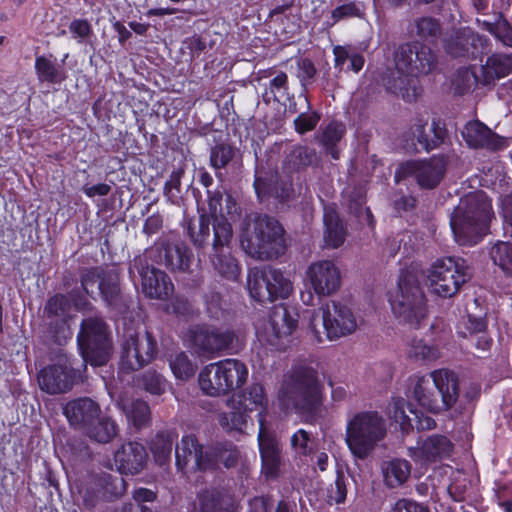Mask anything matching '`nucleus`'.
<instances>
[{
  "label": "nucleus",
  "mask_w": 512,
  "mask_h": 512,
  "mask_svg": "<svg viewBox=\"0 0 512 512\" xmlns=\"http://www.w3.org/2000/svg\"><path fill=\"white\" fill-rule=\"evenodd\" d=\"M210 453H212V459L216 460V464L211 469L218 468L220 463L226 468L232 467L236 464L239 456L237 449L227 444H219L210 448Z\"/></svg>",
  "instance_id": "603ef678"
},
{
  "label": "nucleus",
  "mask_w": 512,
  "mask_h": 512,
  "mask_svg": "<svg viewBox=\"0 0 512 512\" xmlns=\"http://www.w3.org/2000/svg\"><path fill=\"white\" fill-rule=\"evenodd\" d=\"M136 270L141 277L142 292L151 299H164L173 291V284L165 272L150 267L146 262V256H138L133 260L130 274Z\"/></svg>",
  "instance_id": "dca6fc26"
},
{
  "label": "nucleus",
  "mask_w": 512,
  "mask_h": 512,
  "mask_svg": "<svg viewBox=\"0 0 512 512\" xmlns=\"http://www.w3.org/2000/svg\"><path fill=\"white\" fill-rule=\"evenodd\" d=\"M462 136L467 144L473 148L497 150L503 145V139L479 121L467 123L462 131Z\"/></svg>",
  "instance_id": "cd10ccee"
},
{
  "label": "nucleus",
  "mask_w": 512,
  "mask_h": 512,
  "mask_svg": "<svg viewBox=\"0 0 512 512\" xmlns=\"http://www.w3.org/2000/svg\"><path fill=\"white\" fill-rule=\"evenodd\" d=\"M291 446L298 455L309 457L315 448V441L307 431L300 429L292 435Z\"/></svg>",
  "instance_id": "864d4df0"
},
{
  "label": "nucleus",
  "mask_w": 512,
  "mask_h": 512,
  "mask_svg": "<svg viewBox=\"0 0 512 512\" xmlns=\"http://www.w3.org/2000/svg\"><path fill=\"white\" fill-rule=\"evenodd\" d=\"M119 432L115 420L107 416H99L84 431V433L93 441L98 443L111 442Z\"/></svg>",
  "instance_id": "e433bc0d"
},
{
  "label": "nucleus",
  "mask_w": 512,
  "mask_h": 512,
  "mask_svg": "<svg viewBox=\"0 0 512 512\" xmlns=\"http://www.w3.org/2000/svg\"><path fill=\"white\" fill-rule=\"evenodd\" d=\"M75 379L76 371L65 354H59L54 363L43 368L38 374L40 389L52 395L70 390Z\"/></svg>",
  "instance_id": "ddd939ff"
},
{
  "label": "nucleus",
  "mask_w": 512,
  "mask_h": 512,
  "mask_svg": "<svg viewBox=\"0 0 512 512\" xmlns=\"http://www.w3.org/2000/svg\"><path fill=\"white\" fill-rule=\"evenodd\" d=\"M413 410L411 405L403 398H398L393 401L392 417L394 421L399 424L403 432H408L410 428L414 427L413 416L407 414Z\"/></svg>",
  "instance_id": "8fccbe9b"
},
{
  "label": "nucleus",
  "mask_w": 512,
  "mask_h": 512,
  "mask_svg": "<svg viewBox=\"0 0 512 512\" xmlns=\"http://www.w3.org/2000/svg\"><path fill=\"white\" fill-rule=\"evenodd\" d=\"M319 121V116L313 112L310 114L301 113L295 120V130L299 134H304L308 131L313 130Z\"/></svg>",
  "instance_id": "13d9d810"
},
{
  "label": "nucleus",
  "mask_w": 512,
  "mask_h": 512,
  "mask_svg": "<svg viewBox=\"0 0 512 512\" xmlns=\"http://www.w3.org/2000/svg\"><path fill=\"white\" fill-rule=\"evenodd\" d=\"M411 33L421 39L432 41L440 35L441 27L436 19L424 16L414 20Z\"/></svg>",
  "instance_id": "de8ad7c7"
},
{
  "label": "nucleus",
  "mask_w": 512,
  "mask_h": 512,
  "mask_svg": "<svg viewBox=\"0 0 512 512\" xmlns=\"http://www.w3.org/2000/svg\"><path fill=\"white\" fill-rule=\"evenodd\" d=\"M470 278V272L464 260L446 257L435 261L428 273L432 291L442 297L457 293L460 286Z\"/></svg>",
  "instance_id": "9d476101"
},
{
  "label": "nucleus",
  "mask_w": 512,
  "mask_h": 512,
  "mask_svg": "<svg viewBox=\"0 0 512 512\" xmlns=\"http://www.w3.org/2000/svg\"><path fill=\"white\" fill-rule=\"evenodd\" d=\"M237 407L243 409L248 414L256 411L258 417L259 427L265 424V418L268 409V399L264 392L263 387L260 384H252L246 390L241 393L233 394L227 400L228 407Z\"/></svg>",
  "instance_id": "412c9836"
},
{
  "label": "nucleus",
  "mask_w": 512,
  "mask_h": 512,
  "mask_svg": "<svg viewBox=\"0 0 512 512\" xmlns=\"http://www.w3.org/2000/svg\"><path fill=\"white\" fill-rule=\"evenodd\" d=\"M305 274L311 289L319 297L331 296L341 287L340 269L331 260L312 262Z\"/></svg>",
  "instance_id": "2eb2a0df"
},
{
  "label": "nucleus",
  "mask_w": 512,
  "mask_h": 512,
  "mask_svg": "<svg viewBox=\"0 0 512 512\" xmlns=\"http://www.w3.org/2000/svg\"><path fill=\"white\" fill-rule=\"evenodd\" d=\"M229 412L218 414V423L226 431L244 432L248 424L252 422L251 417L243 409H239L237 404L235 407H229Z\"/></svg>",
  "instance_id": "79ce46f5"
},
{
  "label": "nucleus",
  "mask_w": 512,
  "mask_h": 512,
  "mask_svg": "<svg viewBox=\"0 0 512 512\" xmlns=\"http://www.w3.org/2000/svg\"><path fill=\"white\" fill-rule=\"evenodd\" d=\"M218 363L205 366L199 373L198 382L200 389L208 396L216 397L224 395Z\"/></svg>",
  "instance_id": "ea45409f"
},
{
  "label": "nucleus",
  "mask_w": 512,
  "mask_h": 512,
  "mask_svg": "<svg viewBox=\"0 0 512 512\" xmlns=\"http://www.w3.org/2000/svg\"><path fill=\"white\" fill-rule=\"evenodd\" d=\"M228 504L229 500L215 491L205 492L199 496L200 512H230Z\"/></svg>",
  "instance_id": "09e8293b"
},
{
  "label": "nucleus",
  "mask_w": 512,
  "mask_h": 512,
  "mask_svg": "<svg viewBox=\"0 0 512 512\" xmlns=\"http://www.w3.org/2000/svg\"><path fill=\"white\" fill-rule=\"evenodd\" d=\"M221 217H215L214 221V243L213 249L220 250L226 248L232 237V227L228 219L225 217L224 212L220 211Z\"/></svg>",
  "instance_id": "3c124183"
},
{
  "label": "nucleus",
  "mask_w": 512,
  "mask_h": 512,
  "mask_svg": "<svg viewBox=\"0 0 512 512\" xmlns=\"http://www.w3.org/2000/svg\"><path fill=\"white\" fill-rule=\"evenodd\" d=\"M501 212L504 219L506 235L512 234V194L506 195L501 200Z\"/></svg>",
  "instance_id": "e2e57ef3"
},
{
  "label": "nucleus",
  "mask_w": 512,
  "mask_h": 512,
  "mask_svg": "<svg viewBox=\"0 0 512 512\" xmlns=\"http://www.w3.org/2000/svg\"><path fill=\"white\" fill-rule=\"evenodd\" d=\"M212 264L215 270L229 280H236L239 275V266L236 259L231 255L229 248L214 250Z\"/></svg>",
  "instance_id": "a19ab883"
},
{
  "label": "nucleus",
  "mask_w": 512,
  "mask_h": 512,
  "mask_svg": "<svg viewBox=\"0 0 512 512\" xmlns=\"http://www.w3.org/2000/svg\"><path fill=\"white\" fill-rule=\"evenodd\" d=\"M383 482L388 488L402 486L411 475V464L401 458H392L381 463Z\"/></svg>",
  "instance_id": "7c9ffc66"
},
{
  "label": "nucleus",
  "mask_w": 512,
  "mask_h": 512,
  "mask_svg": "<svg viewBox=\"0 0 512 512\" xmlns=\"http://www.w3.org/2000/svg\"><path fill=\"white\" fill-rule=\"evenodd\" d=\"M298 323L299 315L294 307L277 305L267 320L257 323V339L271 349L284 351L293 344Z\"/></svg>",
  "instance_id": "20e7f679"
},
{
  "label": "nucleus",
  "mask_w": 512,
  "mask_h": 512,
  "mask_svg": "<svg viewBox=\"0 0 512 512\" xmlns=\"http://www.w3.org/2000/svg\"><path fill=\"white\" fill-rule=\"evenodd\" d=\"M406 355L415 362L430 363L440 357V350L424 339L413 338L407 344Z\"/></svg>",
  "instance_id": "58836bf2"
},
{
  "label": "nucleus",
  "mask_w": 512,
  "mask_h": 512,
  "mask_svg": "<svg viewBox=\"0 0 512 512\" xmlns=\"http://www.w3.org/2000/svg\"><path fill=\"white\" fill-rule=\"evenodd\" d=\"M476 42H481V38L469 29H463L445 39L444 47L453 57L475 56Z\"/></svg>",
  "instance_id": "c756f323"
},
{
  "label": "nucleus",
  "mask_w": 512,
  "mask_h": 512,
  "mask_svg": "<svg viewBox=\"0 0 512 512\" xmlns=\"http://www.w3.org/2000/svg\"><path fill=\"white\" fill-rule=\"evenodd\" d=\"M142 386L151 394L160 395L167 387L166 380L155 371H147L142 376Z\"/></svg>",
  "instance_id": "6e6d98bb"
},
{
  "label": "nucleus",
  "mask_w": 512,
  "mask_h": 512,
  "mask_svg": "<svg viewBox=\"0 0 512 512\" xmlns=\"http://www.w3.org/2000/svg\"><path fill=\"white\" fill-rule=\"evenodd\" d=\"M452 444L445 436L434 435L409 448V456L414 462L426 465L449 456Z\"/></svg>",
  "instance_id": "5701e85b"
},
{
  "label": "nucleus",
  "mask_w": 512,
  "mask_h": 512,
  "mask_svg": "<svg viewBox=\"0 0 512 512\" xmlns=\"http://www.w3.org/2000/svg\"><path fill=\"white\" fill-rule=\"evenodd\" d=\"M317 162V153L315 149L307 146L293 147L284 161V169L288 173H293L305 169Z\"/></svg>",
  "instance_id": "4c0bfd02"
},
{
  "label": "nucleus",
  "mask_w": 512,
  "mask_h": 512,
  "mask_svg": "<svg viewBox=\"0 0 512 512\" xmlns=\"http://www.w3.org/2000/svg\"><path fill=\"white\" fill-rule=\"evenodd\" d=\"M176 464L179 468H185L192 463V468L199 470H208L216 464L212 459L210 449L203 450L193 435H185L180 444L175 448Z\"/></svg>",
  "instance_id": "6ab92c4d"
},
{
  "label": "nucleus",
  "mask_w": 512,
  "mask_h": 512,
  "mask_svg": "<svg viewBox=\"0 0 512 512\" xmlns=\"http://www.w3.org/2000/svg\"><path fill=\"white\" fill-rule=\"evenodd\" d=\"M185 339L198 355L212 358L231 345L234 334L219 328L196 327L188 330Z\"/></svg>",
  "instance_id": "4468645a"
},
{
  "label": "nucleus",
  "mask_w": 512,
  "mask_h": 512,
  "mask_svg": "<svg viewBox=\"0 0 512 512\" xmlns=\"http://www.w3.org/2000/svg\"><path fill=\"white\" fill-rule=\"evenodd\" d=\"M279 398L286 407L300 410L314 408L321 400L316 372L308 368L293 371L284 379Z\"/></svg>",
  "instance_id": "423d86ee"
},
{
  "label": "nucleus",
  "mask_w": 512,
  "mask_h": 512,
  "mask_svg": "<svg viewBox=\"0 0 512 512\" xmlns=\"http://www.w3.org/2000/svg\"><path fill=\"white\" fill-rule=\"evenodd\" d=\"M254 188L259 198H264L267 195H271L274 197H283V194L279 193L275 187H271L270 184L267 183L265 179L261 177H257L254 182Z\"/></svg>",
  "instance_id": "774afa93"
},
{
  "label": "nucleus",
  "mask_w": 512,
  "mask_h": 512,
  "mask_svg": "<svg viewBox=\"0 0 512 512\" xmlns=\"http://www.w3.org/2000/svg\"><path fill=\"white\" fill-rule=\"evenodd\" d=\"M399 73L418 77L430 73L436 66V56L430 47L418 42L405 43L395 53Z\"/></svg>",
  "instance_id": "9b49d317"
},
{
  "label": "nucleus",
  "mask_w": 512,
  "mask_h": 512,
  "mask_svg": "<svg viewBox=\"0 0 512 512\" xmlns=\"http://www.w3.org/2000/svg\"><path fill=\"white\" fill-rule=\"evenodd\" d=\"M413 395L422 408L434 414L441 413L440 400L433 381L429 376L418 378L414 386Z\"/></svg>",
  "instance_id": "72a5a7b5"
},
{
  "label": "nucleus",
  "mask_w": 512,
  "mask_h": 512,
  "mask_svg": "<svg viewBox=\"0 0 512 512\" xmlns=\"http://www.w3.org/2000/svg\"><path fill=\"white\" fill-rule=\"evenodd\" d=\"M234 149L227 144H219L212 148L210 163L213 168L219 170L225 167L233 158Z\"/></svg>",
  "instance_id": "5fc2aeb1"
},
{
  "label": "nucleus",
  "mask_w": 512,
  "mask_h": 512,
  "mask_svg": "<svg viewBox=\"0 0 512 512\" xmlns=\"http://www.w3.org/2000/svg\"><path fill=\"white\" fill-rule=\"evenodd\" d=\"M81 284L87 294L93 295L96 287L104 301L110 305H116L120 295L119 277L116 271H104L92 269L82 275Z\"/></svg>",
  "instance_id": "a211bd4d"
},
{
  "label": "nucleus",
  "mask_w": 512,
  "mask_h": 512,
  "mask_svg": "<svg viewBox=\"0 0 512 512\" xmlns=\"http://www.w3.org/2000/svg\"><path fill=\"white\" fill-rule=\"evenodd\" d=\"M512 73V54H493L486 63L472 71L476 83L490 84Z\"/></svg>",
  "instance_id": "a878e982"
},
{
  "label": "nucleus",
  "mask_w": 512,
  "mask_h": 512,
  "mask_svg": "<svg viewBox=\"0 0 512 512\" xmlns=\"http://www.w3.org/2000/svg\"><path fill=\"white\" fill-rule=\"evenodd\" d=\"M356 329L357 321L352 311L336 302L327 303L313 312L308 324L309 332L319 343L347 336Z\"/></svg>",
  "instance_id": "39448f33"
},
{
  "label": "nucleus",
  "mask_w": 512,
  "mask_h": 512,
  "mask_svg": "<svg viewBox=\"0 0 512 512\" xmlns=\"http://www.w3.org/2000/svg\"><path fill=\"white\" fill-rule=\"evenodd\" d=\"M414 136L426 151L438 147L446 137V129L441 123L433 121L431 124L418 121L414 127Z\"/></svg>",
  "instance_id": "473e14b6"
},
{
  "label": "nucleus",
  "mask_w": 512,
  "mask_h": 512,
  "mask_svg": "<svg viewBox=\"0 0 512 512\" xmlns=\"http://www.w3.org/2000/svg\"><path fill=\"white\" fill-rule=\"evenodd\" d=\"M159 263L172 271H186L191 262L189 251L180 243H168L158 250Z\"/></svg>",
  "instance_id": "2f4dec72"
},
{
  "label": "nucleus",
  "mask_w": 512,
  "mask_h": 512,
  "mask_svg": "<svg viewBox=\"0 0 512 512\" xmlns=\"http://www.w3.org/2000/svg\"><path fill=\"white\" fill-rule=\"evenodd\" d=\"M347 495L346 483L343 475H338L334 487L330 491V499L339 504L345 501Z\"/></svg>",
  "instance_id": "338daca9"
},
{
  "label": "nucleus",
  "mask_w": 512,
  "mask_h": 512,
  "mask_svg": "<svg viewBox=\"0 0 512 512\" xmlns=\"http://www.w3.org/2000/svg\"><path fill=\"white\" fill-rule=\"evenodd\" d=\"M284 230L278 221L259 215L246 223L241 233V246L252 258L270 260L284 251Z\"/></svg>",
  "instance_id": "f03ea898"
},
{
  "label": "nucleus",
  "mask_w": 512,
  "mask_h": 512,
  "mask_svg": "<svg viewBox=\"0 0 512 512\" xmlns=\"http://www.w3.org/2000/svg\"><path fill=\"white\" fill-rule=\"evenodd\" d=\"M390 512H429V510L414 501L401 499L393 505Z\"/></svg>",
  "instance_id": "69168bd1"
},
{
  "label": "nucleus",
  "mask_w": 512,
  "mask_h": 512,
  "mask_svg": "<svg viewBox=\"0 0 512 512\" xmlns=\"http://www.w3.org/2000/svg\"><path fill=\"white\" fill-rule=\"evenodd\" d=\"M269 89L276 100L278 96L285 97L288 94V77L284 72L278 73L269 84Z\"/></svg>",
  "instance_id": "bf43d9fd"
},
{
  "label": "nucleus",
  "mask_w": 512,
  "mask_h": 512,
  "mask_svg": "<svg viewBox=\"0 0 512 512\" xmlns=\"http://www.w3.org/2000/svg\"><path fill=\"white\" fill-rule=\"evenodd\" d=\"M157 353V342L151 333L136 332L122 343L120 368L134 371L150 363Z\"/></svg>",
  "instance_id": "f8f14e48"
},
{
  "label": "nucleus",
  "mask_w": 512,
  "mask_h": 512,
  "mask_svg": "<svg viewBox=\"0 0 512 512\" xmlns=\"http://www.w3.org/2000/svg\"><path fill=\"white\" fill-rule=\"evenodd\" d=\"M248 290L253 299L260 303H267L288 298L293 286L280 270L264 267L250 270Z\"/></svg>",
  "instance_id": "1a4fd4ad"
},
{
  "label": "nucleus",
  "mask_w": 512,
  "mask_h": 512,
  "mask_svg": "<svg viewBox=\"0 0 512 512\" xmlns=\"http://www.w3.org/2000/svg\"><path fill=\"white\" fill-rule=\"evenodd\" d=\"M64 414L72 426L84 432L101 415V408L90 398H79L66 404Z\"/></svg>",
  "instance_id": "b1692460"
},
{
  "label": "nucleus",
  "mask_w": 512,
  "mask_h": 512,
  "mask_svg": "<svg viewBox=\"0 0 512 512\" xmlns=\"http://www.w3.org/2000/svg\"><path fill=\"white\" fill-rule=\"evenodd\" d=\"M70 32L74 37L81 40L87 38L91 34V25L87 20L75 19L69 25Z\"/></svg>",
  "instance_id": "0e129e2a"
},
{
  "label": "nucleus",
  "mask_w": 512,
  "mask_h": 512,
  "mask_svg": "<svg viewBox=\"0 0 512 512\" xmlns=\"http://www.w3.org/2000/svg\"><path fill=\"white\" fill-rule=\"evenodd\" d=\"M176 439L177 434L174 431L159 433L153 439L151 451L156 462L160 465L165 464L169 460Z\"/></svg>",
  "instance_id": "c03bdc74"
},
{
  "label": "nucleus",
  "mask_w": 512,
  "mask_h": 512,
  "mask_svg": "<svg viewBox=\"0 0 512 512\" xmlns=\"http://www.w3.org/2000/svg\"><path fill=\"white\" fill-rule=\"evenodd\" d=\"M70 308L68 299L63 295L50 298L45 307V312L51 319L49 333L54 341L60 345L72 338L73 333L68 324Z\"/></svg>",
  "instance_id": "aec40b11"
},
{
  "label": "nucleus",
  "mask_w": 512,
  "mask_h": 512,
  "mask_svg": "<svg viewBox=\"0 0 512 512\" xmlns=\"http://www.w3.org/2000/svg\"><path fill=\"white\" fill-rule=\"evenodd\" d=\"M386 435L385 420L374 411L351 414L346 421L345 443L352 456L365 460Z\"/></svg>",
  "instance_id": "7ed1b4c3"
},
{
  "label": "nucleus",
  "mask_w": 512,
  "mask_h": 512,
  "mask_svg": "<svg viewBox=\"0 0 512 512\" xmlns=\"http://www.w3.org/2000/svg\"><path fill=\"white\" fill-rule=\"evenodd\" d=\"M493 217L491 200L483 191L463 196L455 207L450 226L460 245L476 244Z\"/></svg>",
  "instance_id": "f257e3e1"
},
{
  "label": "nucleus",
  "mask_w": 512,
  "mask_h": 512,
  "mask_svg": "<svg viewBox=\"0 0 512 512\" xmlns=\"http://www.w3.org/2000/svg\"><path fill=\"white\" fill-rule=\"evenodd\" d=\"M224 394L240 388L248 378L247 366L238 359H225L218 361Z\"/></svg>",
  "instance_id": "c85d7f7f"
},
{
  "label": "nucleus",
  "mask_w": 512,
  "mask_h": 512,
  "mask_svg": "<svg viewBox=\"0 0 512 512\" xmlns=\"http://www.w3.org/2000/svg\"><path fill=\"white\" fill-rule=\"evenodd\" d=\"M169 366L175 378L186 381L195 375L197 366L185 352H179L169 359Z\"/></svg>",
  "instance_id": "49530a36"
},
{
  "label": "nucleus",
  "mask_w": 512,
  "mask_h": 512,
  "mask_svg": "<svg viewBox=\"0 0 512 512\" xmlns=\"http://www.w3.org/2000/svg\"><path fill=\"white\" fill-rule=\"evenodd\" d=\"M147 453L144 446L137 442L122 445L114 455V462L121 474H137L146 462Z\"/></svg>",
  "instance_id": "393cba45"
},
{
  "label": "nucleus",
  "mask_w": 512,
  "mask_h": 512,
  "mask_svg": "<svg viewBox=\"0 0 512 512\" xmlns=\"http://www.w3.org/2000/svg\"><path fill=\"white\" fill-rule=\"evenodd\" d=\"M35 70L40 82L59 83L65 79L62 69L44 56L36 58Z\"/></svg>",
  "instance_id": "a18cd8bd"
},
{
  "label": "nucleus",
  "mask_w": 512,
  "mask_h": 512,
  "mask_svg": "<svg viewBox=\"0 0 512 512\" xmlns=\"http://www.w3.org/2000/svg\"><path fill=\"white\" fill-rule=\"evenodd\" d=\"M390 304L396 317L410 325L418 326L426 316L424 295L410 277L401 276Z\"/></svg>",
  "instance_id": "0eeeda50"
},
{
  "label": "nucleus",
  "mask_w": 512,
  "mask_h": 512,
  "mask_svg": "<svg viewBox=\"0 0 512 512\" xmlns=\"http://www.w3.org/2000/svg\"><path fill=\"white\" fill-rule=\"evenodd\" d=\"M345 128L342 124L331 123L323 131L321 142L327 147H334L343 137Z\"/></svg>",
  "instance_id": "4d7b16f0"
},
{
  "label": "nucleus",
  "mask_w": 512,
  "mask_h": 512,
  "mask_svg": "<svg viewBox=\"0 0 512 512\" xmlns=\"http://www.w3.org/2000/svg\"><path fill=\"white\" fill-rule=\"evenodd\" d=\"M360 16H361V11L354 3H348V4L341 5L339 7H336L332 11V18H333L334 22H338L345 18L360 17Z\"/></svg>",
  "instance_id": "052dcab7"
},
{
  "label": "nucleus",
  "mask_w": 512,
  "mask_h": 512,
  "mask_svg": "<svg viewBox=\"0 0 512 512\" xmlns=\"http://www.w3.org/2000/svg\"><path fill=\"white\" fill-rule=\"evenodd\" d=\"M78 346L85 363L102 366L110 357V342L106 326L100 318L84 319L77 336Z\"/></svg>",
  "instance_id": "6e6552de"
},
{
  "label": "nucleus",
  "mask_w": 512,
  "mask_h": 512,
  "mask_svg": "<svg viewBox=\"0 0 512 512\" xmlns=\"http://www.w3.org/2000/svg\"><path fill=\"white\" fill-rule=\"evenodd\" d=\"M191 238L194 244L202 246L210 235L209 223L204 217H201L198 222V231H195V227H190Z\"/></svg>",
  "instance_id": "680f3d73"
},
{
  "label": "nucleus",
  "mask_w": 512,
  "mask_h": 512,
  "mask_svg": "<svg viewBox=\"0 0 512 512\" xmlns=\"http://www.w3.org/2000/svg\"><path fill=\"white\" fill-rule=\"evenodd\" d=\"M101 483L103 484V491L95 490L94 487H91V491L90 488L86 490L83 496V502L86 507H93L100 494L104 497H118L125 491V482L122 477L106 475L101 479Z\"/></svg>",
  "instance_id": "c9c22d12"
},
{
  "label": "nucleus",
  "mask_w": 512,
  "mask_h": 512,
  "mask_svg": "<svg viewBox=\"0 0 512 512\" xmlns=\"http://www.w3.org/2000/svg\"><path fill=\"white\" fill-rule=\"evenodd\" d=\"M446 161L443 157H433L424 161H410L402 165L395 174L396 181L413 175L419 185L425 188L435 187L443 177Z\"/></svg>",
  "instance_id": "f3484780"
},
{
  "label": "nucleus",
  "mask_w": 512,
  "mask_h": 512,
  "mask_svg": "<svg viewBox=\"0 0 512 512\" xmlns=\"http://www.w3.org/2000/svg\"><path fill=\"white\" fill-rule=\"evenodd\" d=\"M440 400L441 413L450 410L459 398V378L449 369L441 368L429 373Z\"/></svg>",
  "instance_id": "4be33fe9"
},
{
  "label": "nucleus",
  "mask_w": 512,
  "mask_h": 512,
  "mask_svg": "<svg viewBox=\"0 0 512 512\" xmlns=\"http://www.w3.org/2000/svg\"><path fill=\"white\" fill-rule=\"evenodd\" d=\"M258 444L262 459V469L266 476L274 477L280 466V450L276 437L272 435L266 424L259 427Z\"/></svg>",
  "instance_id": "bb28decb"
},
{
  "label": "nucleus",
  "mask_w": 512,
  "mask_h": 512,
  "mask_svg": "<svg viewBox=\"0 0 512 512\" xmlns=\"http://www.w3.org/2000/svg\"><path fill=\"white\" fill-rule=\"evenodd\" d=\"M324 243L329 248L340 247L346 238V229L332 208L324 210Z\"/></svg>",
  "instance_id": "f704fd0d"
},
{
  "label": "nucleus",
  "mask_w": 512,
  "mask_h": 512,
  "mask_svg": "<svg viewBox=\"0 0 512 512\" xmlns=\"http://www.w3.org/2000/svg\"><path fill=\"white\" fill-rule=\"evenodd\" d=\"M122 409L128 421L137 429L147 426L151 420L148 404L141 400H134L128 404L122 402Z\"/></svg>",
  "instance_id": "37998d69"
}]
</instances>
